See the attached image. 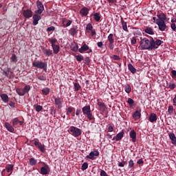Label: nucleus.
<instances>
[{"label":"nucleus","mask_w":176,"mask_h":176,"mask_svg":"<svg viewBox=\"0 0 176 176\" xmlns=\"http://www.w3.org/2000/svg\"><path fill=\"white\" fill-rule=\"evenodd\" d=\"M140 39L139 45L140 50H153V38L149 40L147 38H142V37H140Z\"/></svg>","instance_id":"obj_1"},{"label":"nucleus","mask_w":176,"mask_h":176,"mask_svg":"<svg viewBox=\"0 0 176 176\" xmlns=\"http://www.w3.org/2000/svg\"><path fill=\"white\" fill-rule=\"evenodd\" d=\"M82 113L85 116H87L89 120H94V116L91 113V109L90 105L85 106L82 108Z\"/></svg>","instance_id":"obj_2"},{"label":"nucleus","mask_w":176,"mask_h":176,"mask_svg":"<svg viewBox=\"0 0 176 176\" xmlns=\"http://www.w3.org/2000/svg\"><path fill=\"white\" fill-rule=\"evenodd\" d=\"M32 67H34L35 68H39L40 69H43L44 71H46L47 68V64L45 62L36 60L32 63Z\"/></svg>","instance_id":"obj_3"},{"label":"nucleus","mask_w":176,"mask_h":176,"mask_svg":"<svg viewBox=\"0 0 176 176\" xmlns=\"http://www.w3.org/2000/svg\"><path fill=\"white\" fill-rule=\"evenodd\" d=\"M31 90V87L30 85H26L23 89L21 88H18L16 89V91L18 96H25L28 91Z\"/></svg>","instance_id":"obj_4"},{"label":"nucleus","mask_w":176,"mask_h":176,"mask_svg":"<svg viewBox=\"0 0 176 176\" xmlns=\"http://www.w3.org/2000/svg\"><path fill=\"white\" fill-rule=\"evenodd\" d=\"M69 131L72 133L74 137H79L80 134H82V131L79 128H76V126H72L69 127Z\"/></svg>","instance_id":"obj_5"},{"label":"nucleus","mask_w":176,"mask_h":176,"mask_svg":"<svg viewBox=\"0 0 176 176\" xmlns=\"http://www.w3.org/2000/svg\"><path fill=\"white\" fill-rule=\"evenodd\" d=\"M50 173V166L45 164V165L41 168L40 174H41V175H47V174H49Z\"/></svg>","instance_id":"obj_6"},{"label":"nucleus","mask_w":176,"mask_h":176,"mask_svg":"<svg viewBox=\"0 0 176 176\" xmlns=\"http://www.w3.org/2000/svg\"><path fill=\"white\" fill-rule=\"evenodd\" d=\"M36 6L38 10L35 11V13L37 14H42L43 12L45 10V7H43V4L41 1H36Z\"/></svg>","instance_id":"obj_7"},{"label":"nucleus","mask_w":176,"mask_h":176,"mask_svg":"<svg viewBox=\"0 0 176 176\" xmlns=\"http://www.w3.org/2000/svg\"><path fill=\"white\" fill-rule=\"evenodd\" d=\"M34 145L35 146L38 148V149H40L41 152H42L43 153L45 152L46 149L45 148V144H42L41 143H40L39 140L35 139Z\"/></svg>","instance_id":"obj_8"},{"label":"nucleus","mask_w":176,"mask_h":176,"mask_svg":"<svg viewBox=\"0 0 176 176\" xmlns=\"http://www.w3.org/2000/svg\"><path fill=\"white\" fill-rule=\"evenodd\" d=\"M157 25H158V29L160 31H166L167 30V25H166V22L164 21H157Z\"/></svg>","instance_id":"obj_9"},{"label":"nucleus","mask_w":176,"mask_h":176,"mask_svg":"<svg viewBox=\"0 0 176 176\" xmlns=\"http://www.w3.org/2000/svg\"><path fill=\"white\" fill-rule=\"evenodd\" d=\"M100 155V152L98 151H91L89 155L86 156L87 159H90V160H94L96 159V156H98Z\"/></svg>","instance_id":"obj_10"},{"label":"nucleus","mask_w":176,"mask_h":176,"mask_svg":"<svg viewBox=\"0 0 176 176\" xmlns=\"http://www.w3.org/2000/svg\"><path fill=\"white\" fill-rule=\"evenodd\" d=\"M157 17L158 19H157V21H165L167 20V16L163 12H158L157 14Z\"/></svg>","instance_id":"obj_11"},{"label":"nucleus","mask_w":176,"mask_h":176,"mask_svg":"<svg viewBox=\"0 0 176 176\" xmlns=\"http://www.w3.org/2000/svg\"><path fill=\"white\" fill-rule=\"evenodd\" d=\"M54 102L55 105L58 106V109H61V108H63V99H61L60 97L55 98Z\"/></svg>","instance_id":"obj_12"},{"label":"nucleus","mask_w":176,"mask_h":176,"mask_svg":"<svg viewBox=\"0 0 176 176\" xmlns=\"http://www.w3.org/2000/svg\"><path fill=\"white\" fill-rule=\"evenodd\" d=\"M129 136L130 138H131L132 142H135V141H137V133H135V131L131 130L129 132Z\"/></svg>","instance_id":"obj_13"},{"label":"nucleus","mask_w":176,"mask_h":176,"mask_svg":"<svg viewBox=\"0 0 176 176\" xmlns=\"http://www.w3.org/2000/svg\"><path fill=\"white\" fill-rule=\"evenodd\" d=\"M41 19H42V17L41 16V15L38 14L33 15V22H32L33 25H37L38 21H39Z\"/></svg>","instance_id":"obj_14"},{"label":"nucleus","mask_w":176,"mask_h":176,"mask_svg":"<svg viewBox=\"0 0 176 176\" xmlns=\"http://www.w3.org/2000/svg\"><path fill=\"white\" fill-rule=\"evenodd\" d=\"M153 43H154V45L153 47V50H156V49H157V46H160V45L163 43V41L157 38L156 39V41L153 39Z\"/></svg>","instance_id":"obj_15"},{"label":"nucleus","mask_w":176,"mask_h":176,"mask_svg":"<svg viewBox=\"0 0 176 176\" xmlns=\"http://www.w3.org/2000/svg\"><path fill=\"white\" fill-rule=\"evenodd\" d=\"M89 8L86 7H83L80 10V14L81 16H87L89 14Z\"/></svg>","instance_id":"obj_16"},{"label":"nucleus","mask_w":176,"mask_h":176,"mask_svg":"<svg viewBox=\"0 0 176 176\" xmlns=\"http://www.w3.org/2000/svg\"><path fill=\"white\" fill-rule=\"evenodd\" d=\"M23 16L25 19H30V17H32V11L30 10H25L23 12Z\"/></svg>","instance_id":"obj_17"},{"label":"nucleus","mask_w":176,"mask_h":176,"mask_svg":"<svg viewBox=\"0 0 176 176\" xmlns=\"http://www.w3.org/2000/svg\"><path fill=\"white\" fill-rule=\"evenodd\" d=\"M5 127L8 131H10V133H13V131H14V128H13V126L9 124V122L5 123Z\"/></svg>","instance_id":"obj_18"},{"label":"nucleus","mask_w":176,"mask_h":176,"mask_svg":"<svg viewBox=\"0 0 176 176\" xmlns=\"http://www.w3.org/2000/svg\"><path fill=\"white\" fill-rule=\"evenodd\" d=\"M169 138L173 145H176V137L174 133H169Z\"/></svg>","instance_id":"obj_19"},{"label":"nucleus","mask_w":176,"mask_h":176,"mask_svg":"<svg viewBox=\"0 0 176 176\" xmlns=\"http://www.w3.org/2000/svg\"><path fill=\"white\" fill-rule=\"evenodd\" d=\"M23 121L19 120V118H15L12 120V126H17V124H19V126H23Z\"/></svg>","instance_id":"obj_20"},{"label":"nucleus","mask_w":176,"mask_h":176,"mask_svg":"<svg viewBox=\"0 0 176 176\" xmlns=\"http://www.w3.org/2000/svg\"><path fill=\"white\" fill-rule=\"evenodd\" d=\"M89 50V45L87 44H84L79 50L78 52L80 53H85V52H87Z\"/></svg>","instance_id":"obj_21"},{"label":"nucleus","mask_w":176,"mask_h":176,"mask_svg":"<svg viewBox=\"0 0 176 176\" xmlns=\"http://www.w3.org/2000/svg\"><path fill=\"white\" fill-rule=\"evenodd\" d=\"M148 119H149V122H151V123H153V122H156V120H157V116L155 113H151L149 116Z\"/></svg>","instance_id":"obj_22"},{"label":"nucleus","mask_w":176,"mask_h":176,"mask_svg":"<svg viewBox=\"0 0 176 176\" xmlns=\"http://www.w3.org/2000/svg\"><path fill=\"white\" fill-rule=\"evenodd\" d=\"M124 137V132L122 131L116 135V141H120Z\"/></svg>","instance_id":"obj_23"},{"label":"nucleus","mask_w":176,"mask_h":176,"mask_svg":"<svg viewBox=\"0 0 176 176\" xmlns=\"http://www.w3.org/2000/svg\"><path fill=\"white\" fill-rule=\"evenodd\" d=\"M43 54H45V56H47L48 57L52 56V54H53V52L52 51V50H49V49L43 50Z\"/></svg>","instance_id":"obj_24"},{"label":"nucleus","mask_w":176,"mask_h":176,"mask_svg":"<svg viewBox=\"0 0 176 176\" xmlns=\"http://www.w3.org/2000/svg\"><path fill=\"white\" fill-rule=\"evenodd\" d=\"M72 24V21L71 20H63V26L65 28L67 27H69Z\"/></svg>","instance_id":"obj_25"},{"label":"nucleus","mask_w":176,"mask_h":176,"mask_svg":"<svg viewBox=\"0 0 176 176\" xmlns=\"http://www.w3.org/2000/svg\"><path fill=\"white\" fill-rule=\"evenodd\" d=\"M144 32H146V34H148V35H155V32L152 28H146L144 30Z\"/></svg>","instance_id":"obj_26"},{"label":"nucleus","mask_w":176,"mask_h":176,"mask_svg":"<svg viewBox=\"0 0 176 176\" xmlns=\"http://www.w3.org/2000/svg\"><path fill=\"white\" fill-rule=\"evenodd\" d=\"M2 101H3V102H8L9 101V96H8V95L6 94H2L0 96Z\"/></svg>","instance_id":"obj_27"},{"label":"nucleus","mask_w":176,"mask_h":176,"mask_svg":"<svg viewBox=\"0 0 176 176\" xmlns=\"http://www.w3.org/2000/svg\"><path fill=\"white\" fill-rule=\"evenodd\" d=\"M133 118L135 120H137L138 119H140V118H141V112L138 111H135V112L133 114Z\"/></svg>","instance_id":"obj_28"},{"label":"nucleus","mask_w":176,"mask_h":176,"mask_svg":"<svg viewBox=\"0 0 176 176\" xmlns=\"http://www.w3.org/2000/svg\"><path fill=\"white\" fill-rule=\"evenodd\" d=\"M52 47L53 49V52H54V54H57V53H58V52H60V45H52Z\"/></svg>","instance_id":"obj_29"},{"label":"nucleus","mask_w":176,"mask_h":176,"mask_svg":"<svg viewBox=\"0 0 176 176\" xmlns=\"http://www.w3.org/2000/svg\"><path fill=\"white\" fill-rule=\"evenodd\" d=\"M124 91L127 93V94H130L131 93V87H130V85L126 84L124 86Z\"/></svg>","instance_id":"obj_30"},{"label":"nucleus","mask_w":176,"mask_h":176,"mask_svg":"<svg viewBox=\"0 0 176 176\" xmlns=\"http://www.w3.org/2000/svg\"><path fill=\"white\" fill-rule=\"evenodd\" d=\"M70 47H71V50H72V52H78V49H79L78 44H76L75 43H72V45Z\"/></svg>","instance_id":"obj_31"},{"label":"nucleus","mask_w":176,"mask_h":176,"mask_svg":"<svg viewBox=\"0 0 176 176\" xmlns=\"http://www.w3.org/2000/svg\"><path fill=\"white\" fill-rule=\"evenodd\" d=\"M128 68L132 74H135V72H137V69L133 67V65H131V63H129L128 65Z\"/></svg>","instance_id":"obj_32"},{"label":"nucleus","mask_w":176,"mask_h":176,"mask_svg":"<svg viewBox=\"0 0 176 176\" xmlns=\"http://www.w3.org/2000/svg\"><path fill=\"white\" fill-rule=\"evenodd\" d=\"M121 24L122 25V29L124 30V31H126V32H129V29L127 28V23H126L124 21H122Z\"/></svg>","instance_id":"obj_33"},{"label":"nucleus","mask_w":176,"mask_h":176,"mask_svg":"<svg viewBox=\"0 0 176 176\" xmlns=\"http://www.w3.org/2000/svg\"><path fill=\"white\" fill-rule=\"evenodd\" d=\"M94 19L95 20V21H100V20H101V16H100V13L96 12L94 14Z\"/></svg>","instance_id":"obj_34"},{"label":"nucleus","mask_w":176,"mask_h":176,"mask_svg":"<svg viewBox=\"0 0 176 176\" xmlns=\"http://www.w3.org/2000/svg\"><path fill=\"white\" fill-rule=\"evenodd\" d=\"M176 87V83H173L172 82H170L168 84V89H170V90H174Z\"/></svg>","instance_id":"obj_35"},{"label":"nucleus","mask_w":176,"mask_h":176,"mask_svg":"<svg viewBox=\"0 0 176 176\" xmlns=\"http://www.w3.org/2000/svg\"><path fill=\"white\" fill-rule=\"evenodd\" d=\"M29 162L30 166H35L38 163V160H35V158H30Z\"/></svg>","instance_id":"obj_36"},{"label":"nucleus","mask_w":176,"mask_h":176,"mask_svg":"<svg viewBox=\"0 0 176 176\" xmlns=\"http://www.w3.org/2000/svg\"><path fill=\"white\" fill-rule=\"evenodd\" d=\"M42 93L43 94H45V96H47V94L50 93V89H49L48 87H45L42 89Z\"/></svg>","instance_id":"obj_37"},{"label":"nucleus","mask_w":176,"mask_h":176,"mask_svg":"<svg viewBox=\"0 0 176 176\" xmlns=\"http://www.w3.org/2000/svg\"><path fill=\"white\" fill-rule=\"evenodd\" d=\"M11 63H16L17 61V56L16 54H13L10 58Z\"/></svg>","instance_id":"obj_38"},{"label":"nucleus","mask_w":176,"mask_h":176,"mask_svg":"<svg viewBox=\"0 0 176 176\" xmlns=\"http://www.w3.org/2000/svg\"><path fill=\"white\" fill-rule=\"evenodd\" d=\"M98 105L100 107V109L105 111V104L101 102H98Z\"/></svg>","instance_id":"obj_39"},{"label":"nucleus","mask_w":176,"mask_h":176,"mask_svg":"<svg viewBox=\"0 0 176 176\" xmlns=\"http://www.w3.org/2000/svg\"><path fill=\"white\" fill-rule=\"evenodd\" d=\"M107 39L109 41V43L115 42V39H113V34H110L108 36Z\"/></svg>","instance_id":"obj_40"},{"label":"nucleus","mask_w":176,"mask_h":176,"mask_svg":"<svg viewBox=\"0 0 176 176\" xmlns=\"http://www.w3.org/2000/svg\"><path fill=\"white\" fill-rule=\"evenodd\" d=\"M7 173H12L13 171V165L12 164H9L6 167Z\"/></svg>","instance_id":"obj_41"},{"label":"nucleus","mask_w":176,"mask_h":176,"mask_svg":"<svg viewBox=\"0 0 176 176\" xmlns=\"http://www.w3.org/2000/svg\"><path fill=\"white\" fill-rule=\"evenodd\" d=\"M89 167V164L87 162H84L81 166V169L82 171H85V170H87V168Z\"/></svg>","instance_id":"obj_42"},{"label":"nucleus","mask_w":176,"mask_h":176,"mask_svg":"<svg viewBox=\"0 0 176 176\" xmlns=\"http://www.w3.org/2000/svg\"><path fill=\"white\" fill-rule=\"evenodd\" d=\"M42 109H43V107L39 104L36 105L35 107V111L36 112H41V111H42Z\"/></svg>","instance_id":"obj_43"},{"label":"nucleus","mask_w":176,"mask_h":176,"mask_svg":"<svg viewBox=\"0 0 176 176\" xmlns=\"http://www.w3.org/2000/svg\"><path fill=\"white\" fill-rule=\"evenodd\" d=\"M50 43H51L52 46L56 45V43L57 42V39L56 38H50Z\"/></svg>","instance_id":"obj_44"},{"label":"nucleus","mask_w":176,"mask_h":176,"mask_svg":"<svg viewBox=\"0 0 176 176\" xmlns=\"http://www.w3.org/2000/svg\"><path fill=\"white\" fill-rule=\"evenodd\" d=\"M70 34L72 36L76 35L78 34V31L76 30V28H72V29L70 30Z\"/></svg>","instance_id":"obj_45"},{"label":"nucleus","mask_w":176,"mask_h":176,"mask_svg":"<svg viewBox=\"0 0 176 176\" xmlns=\"http://www.w3.org/2000/svg\"><path fill=\"white\" fill-rule=\"evenodd\" d=\"M129 168H133L134 167V161L133 160H130L129 162Z\"/></svg>","instance_id":"obj_46"},{"label":"nucleus","mask_w":176,"mask_h":176,"mask_svg":"<svg viewBox=\"0 0 176 176\" xmlns=\"http://www.w3.org/2000/svg\"><path fill=\"white\" fill-rule=\"evenodd\" d=\"M74 89L76 90V91H78L80 90V85H79V83H74Z\"/></svg>","instance_id":"obj_47"},{"label":"nucleus","mask_w":176,"mask_h":176,"mask_svg":"<svg viewBox=\"0 0 176 176\" xmlns=\"http://www.w3.org/2000/svg\"><path fill=\"white\" fill-rule=\"evenodd\" d=\"M76 59L77 60V61H79V62L82 61L83 56H82V55H77V56H76Z\"/></svg>","instance_id":"obj_48"},{"label":"nucleus","mask_w":176,"mask_h":176,"mask_svg":"<svg viewBox=\"0 0 176 176\" xmlns=\"http://www.w3.org/2000/svg\"><path fill=\"white\" fill-rule=\"evenodd\" d=\"M168 113H170V115H171V113H173V112H174V107L169 106L168 109Z\"/></svg>","instance_id":"obj_49"},{"label":"nucleus","mask_w":176,"mask_h":176,"mask_svg":"<svg viewBox=\"0 0 176 176\" xmlns=\"http://www.w3.org/2000/svg\"><path fill=\"white\" fill-rule=\"evenodd\" d=\"M86 30L89 31L93 30V25H91V23H88L87 25Z\"/></svg>","instance_id":"obj_50"},{"label":"nucleus","mask_w":176,"mask_h":176,"mask_svg":"<svg viewBox=\"0 0 176 176\" xmlns=\"http://www.w3.org/2000/svg\"><path fill=\"white\" fill-rule=\"evenodd\" d=\"M74 109H72V107H68L67 109L66 115H69V113H72Z\"/></svg>","instance_id":"obj_51"},{"label":"nucleus","mask_w":176,"mask_h":176,"mask_svg":"<svg viewBox=\"0 0 176 176\" xmlns=\"http://www.w3.org/2000/svg\"><path fill=\"white\" fill-rule=\"evenodd\" d=\"M127 102L129 105L133 106L134 105V100L131 98H128Z\"/></svg>","instance_id":"obj_52"},{"label":"nucleus","mask_w":176,"mask_h":176,"mask_svg":"<svg viewBox=\"0 0 176 176\" xmlns=\"http://www.w3.org/2000/svg\"><path fill=\"white\" fill-rule=\"evenodd\" d=\"M51 114L52 115H56V112H57V110H56V108L54 107H51Z\"/></svg>","instance_id":"obj_53"},{"label":"nucleus","mask_w":176,"mask_h":176,"mask_svg":"<svg viewBox=\"0 0 176 176\" xmlns=\"http://www.w3.org/2000/svg\"><path fill=\"white\" fill-rule=\"evenodd\" d=\"M109 47L110 50H113V48L115 47V45H113V42L109 43Z\"/></svg>","instance_id":"obj_54"},{"label":"nucleus","mask_w":176,"mask_h":176,"mask_svg":"<svg viewBox=\"0 0 176 176\" xmlns=\"http://www.w3.org/2000/svg\"><path fill=\"white\" fill-rule=\"evenodd\" d=\"M170 28L171 30H173V31H176V25L175 23H170Z\"/></svg>","instance_id":"obj_55"},{"label":"nucleus","mask_w":176,"mask_h":176,"mask_svg":"<svg viewBox=\"0 0 176 176\" xmlns=\"http://www.w3.org/2000/svg\"><path fill=\"white\" fill-rule=\"evenodd\" d=\"M38 79H39V80L45 81V80H46V76H40L38 77Z\"/></svg>","instance_id":"obj_56"},{"label":"nucleus","mask_w":176,"mask_h":176,"mask_svg":"<svg viewBox=\"0 0 176 176\" xmlns=\"http://www.w3.org/2000/svg\"><path fill=\"white\" fill-rule=\"evenodd\" d=\"M54 26H50V28H47V31H48V32H50L51 31H54Z\"/></svg>","instance_id":"obj_57"},{"label":"nucleus","mask_w":176,"mask_h":176,"mask_svg":"<svg viewBox=\"0 0 176 176\" xmlns=\"http://www.w3.org/2000/svg\"><path fill=\"white\" fill-rule=\"evenodd\" d=\"M100 175H101V176H108V174H107V172H105V170H102L100 171Z\"/></svg>","instance_id":"obj_58"},{"label":"nucleus","mask_w":176,"mask_h":176,"mask_svg":"<svg viewBox=\"0 0 176 176\" xmlns=\"http://www.w3.org/2000/svg\"><path fill=\"white\" fill-rule=\"evenodd\" d=\"M132 45H135L137 43V38L135 37H133L131 40Z\"/></svg>","instance_id":"obj_59"},{"label":"nucleus","mask_w":176,"mask_h":176,"mask_svg":"<svg viewBox=\"0 0 176 176\" xmlns=\"http://www.w3.org/2000/svg\"><path fill=\"white\" fill-rule=\"evenodd\" d=\"M126 164V162H122L118 163L119 167H123Z\"/></svg>","instance_id":"obj_60"},{"label":"nucleus","mask_w":176,"mask_h":176,"mask_svg":"<svg viewBox=\"0 0 176 176\" xmlns=\"http://www.w3.org/2000/svg\"><path fill=\"white\" fill-rule=\"evenodd\" d=\"M113 60H120V57L118 55H113Z\"/></svg>","instance_id":"obj_61"},{"label":"nucleus","mask_w":176,"mask_h":176,"mask_svg":"<svg viewBox=\"0 0 176 176\" xmlns=\"http://www.w3.org/2000/svg\"><path fill=\"white\" fill-rule=\"evenodd\" d=\"M80 114V109H77L76 110V116H79Z\"/></svg>","instance_id":"obj_62"},{"label":"nucleus","mask_w":176,"mask_h":176,"mask_svg":"<svg viewBox=\"0 0 176 176\" xmlns=\"http://www.w3.org/2000/svg\"><path fill=\"white\" fill-rule=\"evenodd\" d=\"M97 45L100 48V49H102V42H98L97 43Z\"/></svg>","instance_id":"obj_63"},{"label":"nucleus","mask_w":176,"mask_h":176,"mask_svg":"<svg viewBox=\"0 0 176 176\" xmlns=\"http://www.w3.org/2000/svg\"><path fill=\"white\" fill-rule=\"evenodd\" d=\"M173 105H175V107H176V94L173 100Z\"/></svg>","instance_id":"obj_64"}]
</instances>
